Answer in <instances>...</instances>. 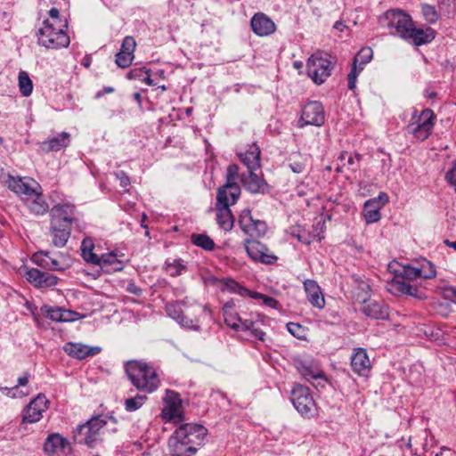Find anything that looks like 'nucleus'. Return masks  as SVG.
Returning a JSON list of instances; mask_svg holds the SVG:
<instances>
[{
	"label": "nucleus",
	"instance_id": "obj_45",
	"mask_svg": "<svg viewBox=\"0 0 456 456\" xmlns=\"http://www.w3.org/2000/svg\"><path fill=\"white\" fill-rule=\"evenodd\" d=\"M422 13L429 23H435L438 20V13L436 8L429 4L422 5Z\"/></svg>",
	"mask_w": 456,
	"mask_h": 456
},
{
	"label": "nucleus",
	"instance_id": "obj_2",
	"mask_svg": "<svg viewBox=\"0 0 456 456\" xmlns=\"http://www.w3.org/2000/svg\"><path fill=\"white\" fill-rule=\"evenodd\" d=\"M50 236L52 244L62 248L66 245L70 233L71 225L77 221L75 207L69 204L56 205L51 211Z\"/></svg>",
	"mask_w": 456,
	"mask_h": 456
},
{
	"label": "nucleus",
	"instance_id": "obj_64",
	"mask_svg": "<svg viewBox=\"0 0 456 456\" xmlns=\"http://www.w3.org/2000/svg\"><path fill=\"white\" fill-rule=\"evenodd\" d=\"M295 236V234H293ZM297 239L301 242V243H304L305 245H309L310 244V240L305 237V235H302V234H297L296 235Z\"/></svg>",
	"mask_w": 456,
	"mask_h": 456
},
{
	"label": "nucleus",
	"instance_id": "obj_12",
	"mask_svg": "<svg viewBox=\"0 0 456 456\" xmlns=\"http://www.w3.org/2000/svg\"><path fill=\"white\" fill-rule=\"evenodd\" d=\"M245 249L248 256L256 262L273 265L278 260V257L265 244L256 240H246Z\"/></svg>",
	"mask_w": 456,
	"mask_h": 456
},
{
	"label": "nucleus",
	"instance_id": "obj_26",
	"mask_svg": "<svg viewBox=\"0 0 456 456\" xmlns=\"http://www.w3.org/2000/svg\"><path fill=\"white\" fill-rule=\"evenodd\" d=\"M8 189L12 191L18 195L23 197L26 200L29 196H35V191L37 190L31 186V184L21 177H15L11 175H7L6 180L4 181Z\"/></svg>",
	"mask_w": 456,
	"mask_h": 456
},
{
	"label": "nucleus",
	"instance_id": "obj_40",
	"mask_svg": "<svg viewBox=\"0 0 456 456\" xmlns=\"http://www.w3.org/2000/svg\"><path fill=\"white\" fill-rule=\"evenodd\" d=\"M147 400V397L145 395H136L132 398H127L125 401V408L127 411H134L141 408L145 401Z\"/></svg>",
	"mask_w": 456,
	"mask_h": 456
},
{
	"label": "nucleus",
	"instance_id": "obj_27",
	"mask_svg": "<svg viewBox=\"0 0 456 456\" xmlns=\"http://www.w3.org/2000/svg\"><path fill=\"white\" fill-rule=\"evenodd\" d=\"M251 28L260 37L268 36L275 31L274 22L264 13H256L251 19Z\"/></svg>",
	"mask_w": 456,
	"mask_h": 456
},
{
	"label": "nucleus",
	"instance_id": "obj_22",
	"mask_svg": "<svg viewBox=\"0 0 456 456\" xmlns=\"http://www.w3.org/2000/svg\"><path fill=\"white\" fill-rule=\"evenodd\" d=\"M27 281L37 288H49L58 283V278L49 273L32 268L26 273Z\"/></svg>",
	"mask_w": 456,
	"mask_h": 456
},
{
	"label": "nucleus",
	"instance_id": "obj_48",
	"mask_svg": "<svg viewBox=\"0 0 456 456\" xmlns=\"http://www.w3.org/2000/svg\"><path fill=\"white\" fill-rule=\"evenodd\" d=\"M395 286L398 291L407 295H414V292L417 290L416 288L404 281H396Z\"/></svg>",
	"mask_w": 456,
	"mask_h": 456
},
{
	"label": "nucleus",
	"instance_id": "obj_34",
	"mask_svg": "<svg viewBox=\"0 0 456 456\" xmlns=\"http://www.w3.org/2000/svg\"><path fill=\"white\" fill-rule=\"evenodd\" d=\"M94 243L91 238H85L81 243V252L83 258L90 264H98L99 256L93 252Z\"/></svg>",
	"mask_w": 456,
	"mask_h": 456
},
{
	"label": "nucleus",
	"instance_id": "obj_53",
	"mask_svg": "<svg viewBox=\"0 0 456 456\" xmlns=\"http://www.w3.org/2000/svg\"><path fill=\"white\" fill-rule=\"evenodd\" d=\"M116 256L110 254V255H102L99 256V263L95 264L96 265H112L116 262Z\"/></svg>",
	"mask_w": 456,
	"mask_h": 456
},
{
	"label": "nucleus",
	"instance_id": "obj_46",
	"mask_svg": "<svg viewBox=\"0 0 456 456\" xmlns=\"http://www.w3.org/2000/svg\"><path fill=\"white\" fill-rule=\"evenodd\" d=\"M136 43L133 37L127 36L124 38L120 52L124 53H130L131 54H134V52L135 50Z\"/></svg>",
	"mask_w": 456,
	"mask_h": 456
},
{
	"label": "nucleus",
	"instance_id": "obj_9",
	"mask_svg": "<svg viewBox=\"0 0 456 456\" xmlns=\"http://www.w3.org/2000/svg\"><path fill=\"white\" fill-rule=\"evenodd\" d=\"M435 118L432 110L425 109L415 122L408 125V133L411 134L417 140H426L432 133Z\"/></svg>",
	"mask_w": 456,
	"mask_h": 456
},
{
	"label": "nucleus",
	"instance_id": "obj_3",
	"mask_svg": "<svg viewBox=\"0 0 456 456\" xmlns=\"http://www.w3.org/2000/svg\"><path fill=\"white\" fill-rule=\"evenodd\" d=\"M126 371L132 384L138 389L146 393H152L159 386V376L154 368L146 362L129 361Z\"/></svg>",
	"mask_w": 456,
	"mask_h": 456
},
{
	"label": "nucleus",
	"instance_id": "obj_25",
	"mask_svg": "<svg viewBox=\"0 0 456 456\" xmlns=\"http://www.w3.org/2000/svg\"><path fill=\"white\" fill-rule=\"evenodd\" d=\"M351 366L353 370L358 375L364 377L369 375L371 364L365 349L357 348L354 350L351 357Z\"/></svg>",
	"mask_w": 456,
	"mask_h": 456
},
{
	"label": "nucleus",
	"instance_id": "obj_5",
	"mask_svg": "<svg viewBox=\"0 0 456 456\" xmlns=\"http://www.w3.org/2000/svg\"><path fill=\"white\" fill-rule=\"evenodd\" d=\"M107 424L106 419L102 415L92 417L83 425H79L74 431V440L80 444H86L93 448L102 441V429Z\"/></svg>",
	"mask_w": 456,
	"mask_h": 456
},
{
	"label": "nucleus",
	"instance_id": "obj_42",
	"mask_svg": "<svg viewBox=\"0 0 456 456\" xmlns=\"http://www.w3.org/2000/svg\"><path fill=\"white\" fill-rule=\"evenodd\" d=\"M134 54H131L130 53H124V52H118L117 54H116V63L118 67L122 68V69H126V68H128L133 60H134Z\"/></svg>",
	"mask_w": 456,
	"mask_h": 456
},
{
	"label": "nucleus",
	"instance_id": "obj_57",
	"mask_svg": "<svg viewBox=\"0 0 456 456\" xmlns=\"http://www.w3.org/2000/svg\"><path fill=\"white\" fill-rule=\"evenodd\" d=\"M291 170L296 174H301L305 171V164L304 162L295 161L289 165Z\"/></svg>",
	"mask_w": 456,
	"mask_h": 456
},
{
	"label": "nucleus",
	"instance_id": "obj_49",
	"mask_svg": "<svg viewBox=\"0 0 456 456\" xmlns=\"http://www.w3.org/2000/svg\"><path fill=\"white\" fill-rule=\"evenodd\" d=\"M445 180L453 186L456 191V159L452 162V167L447 171Z\"/></svg>",
	"mask_w": 456,
	"mask_h": 456
},
{
	"label": "nucleus",
	"instance_id": "obj_43",
	"mask_svg": "<svg viewBox=\"0 0 456 456\" xmlns=\"http://www.w3.org/2000/svg\"><path fill=\"white\" fill-rule=\"evenodd\" d=\"M42 311L44 312L45 316L50 320L55 322H61V317L63 316L62 308L45 306L42 308Z\"/></svg>",
	"mask_w": 456,
	"mask_h": 456
},
{
	"label": "nucleus",
	"instance_id": "obj_39",
	"mask_svg": "<svg viewBox=\"0 0 456 456\" xmlns=\"http://www.w3.org/2000/svg\"><path fill=\"white\" fill-rule=\"evenodd\" d=\"M418 269H419L420 278L433 279L436 277V272L435 265L428 260H424L420 264V266L418 267Z\"/></svg>",
	"mask_w": 456,
	"mask_h": 456
},
{
	"label": "nucleus",
	"instance_id": "obj_31",
	"mask_svg": "<svg viewBox=\"0 0 456 456\" xmlns=\"http://www.w3.org/2000/svg\"><path fill=\"white\" fill-rule=\"evenodd\" d=\"M69 134L62 132L56 136L48 138L40 144V149L44 152L58 151L61 149L67 147L69 143Z\"/></svg>",
	"mask_w": 456,
	"mask_h": 456
},
{
	"label": "nucleus",
	"instance_id": "obj_35",
	"mask_svg": "<svg viewBox=\"0 0 456 456\" xmlns=\"http://www.w3.org/2000/svg\"><path fill=\"white\" fill-rule=\"evenodd\" d=\"M191 242L205 250L212 251L215 249V242L214 240L207 234H197L193 233L191 236Z\"/></svg>",
	"mask_w": 456,
	"mask_h": 456
},
{
	"label": "nucleus",
	"instance_id": "obj_44",
	"mask_svg": "<svg viewBox=\"0 0 456 456\" xmlns=\"http://www.w3.org/2000/svg\"><path fill=\"white\" fill-rule=\"evenodd\" d=\"M185 269L186 266L180 260H174L172 263L167 264V271L171 276H178Z\"/></svg>",
	"mask_w": 456,
	"mask_h": 456
},
{
	"label": "nucleus",
	"instance_id": "obj_47",
	"mask_svg": "<svg viewBox=\"0 0 456 456\" xmlns=\"http://www.w3.org/2000/svg\"><path fill=\"white\" fill-rule=\"evenodd\" d=\"M401 276L407 280H414L417 278H420L418 267H412L410 265L403 267Z\"/></svg>",
	"mask_w": 456,
	"mask_h": 456
},
{
	"label": "nucleus",
	"instance_id": "obj_17",
	"mask_svg": "<svg viewBox=\"0 0 456 456\" xmlns=\"http://www.w3.org/2000/svg\"><path fill=\"white\" fill-rule=\"evenodd\" d=\"M185 436L183 431H175L168 439V449L172 456H194L197 452L198 448L183 442Z\"/></svg>",
	"mask_w": 456,
	"mask_h": 456
},
{
	"label": "nucleus",
	"instance_id": "obj_16",
	"mask_svg": "<svg viewBox=\"0 0 456 456\" xmlns=\"http://www.w3.org/2000/svg\"><path fill=\"white\" fill-rule=\"evenodd\" d=\"M373 57L372 49L370 47L362 48L354 56L352 69L348 74V88L354 90L358 74L362 70L363 65L369 63Z\"/></svg>",
	"mask_w": 456,
	"mask_h": 456
},
{
	"label": "nucleus",
	"instance_id": "obj_8",
	"mask_svg": "<svg viewBox=\"0 0 456 456\" xmlns=\"http://www.w3.org/2000/svg\"><path fill=\"white\" fill-rule=\"evenodd\" d=\"M223 191L224 190L217 191L216 194V222L221 229L225 232H229L234 225V216L230 207L234 205L236 202H232V198L224 194Z\"/></svg>",
	"mask_w": 456,
	"mask_h": 456
},
{
	"label": "nucleus",
	"instance_id": "obj_29",
	"mask_svg": "<svg viewBox=\"0 0 456 456\" xmlns=\"http://www.w3.org/2000/svg\"><path fill=\"white\" fill-rule=\"evenodd\" d=\"M362 312L368 317L384 320L388 317V308L383 303L375 300H363Z\"/></svg>",
	"mask_w": 456,
	"mask_h": 456
},
{
	"label": "nucleus",
	"instance_id": "obj_62",
	"mask_svg": "<svg viewBox=\"0 0 456 456\" xmlns=\"http://www.w3.org/2000/svg\"><path fill=\"white\" fill-rule=\"evenodd\" d=\"M142 80L144 81L149 86L154 85L153 80L151 78V76H150V70H148V69H145L144 76L142 78Z\"/></svg>",
	"mask_w": 456,
	"mask_h": 456
},
{
	"label": "nucleus",
	"instance_id": "obj_52",
	"mask_svg": "<svg viewBox=\"0 0 456 456\" xmlns=\"http://www.w3.org/2000/svg\"><path fill=\"white\" fill-rule=\"evenodd\" d=\"M49 16L53 20V21H51V22L54 23L55 26H57L58 24H61V22L67 21L66 19H61V18L60 12L55 7H53V8L50 9Z\"/></svg>",
	"mask_w": 456,
	"mask_h": 456
},
{
	"label": "nucleus",
	"instance_id": "obj_1",
	"mask_svg": "<svg viewBox=\"0 0 456 456\" xmlns=\"http://www.w3.org/2000/svg\"><path fill=\"white\" fill-rule=\"evenodd\" d=\"M386 18L388 28L395 29V34L403 39L411 40L415 45L428 44L435 38L434 29L415 28L411 16L400 10L388 11Z\"/></svg>",
	"mask_w": 456,
	"mask_h": 456
},
{
	"label": "nucleus",
	"instance_id": "obj_13",
	"mask_svg": "<svg viewBox=\"0 0 456 456\" xmlns=\"http://www.w3.org/2000/svg\"><path fill=\"white\" fill-rule=\"evenodd\" d=\"M182 403L179 395L174 391L167 390L164 399V407L161 411V417L166 421H174L180 423L183 421Z\"/></svg>",
	"mask_w": 456,
	"mask_h": 456
},
{
	"label": "nucleus",
	"instance_id": "obj_61",
	"mask_svg": "<svg viewBox=\"0 0 456 456\" xmlns=\"http://www.w3.org/2000/svg\"><path fill=\"white\" fill-rule=\"evenodd\" d=\"M446 296L451 298L452 301L456 303V288L449 287L445 289Z\"/></svg>",
	"mask_w": 456,
	"mask_h": 456
},
{
	"label": "nucleus",
	"instance_id": "obj_11",
	"mask_svg": "<svg viewBox=\"0 0 456 456\" xmlns=\"http://www.w3.org/2000/svg\"><path fill=\"white\" fill-rule=\"evenodd\" d=\"M325 121V112L321 102H309L306 103L301 111L299 119V126H321Z\"/></svg>",
	"mask_w": 456,
	"mask_h": 456
},
{
	"label": "nucleus",
	"instance_id": "obj_58",
	"mask_svg": "<svg viewBox=\"0 0 456 456\" xmlns=\"http://www.w3.org/2000/svg\"><path fill=\"white\" fill-rule=\"evenodd\" d=\"M126 291L134 295V296H141L142 295V289L139 288L134 281H129L126 286Z\"/></svg>",
	"mask_w": 456,
	"mask_h": 456
},
{
	"label": "nucleus",
	"instance_id": "obj_24",
	"mask_svg": "<svg viewBox=\"0 0 456 456\" xmlns=\"http://www.w3.org/2000/svg\"><path fill=\"white\" fill-rule=\"evenodd\" d=\"M63 350L69 356L82 360L89 356H94L101 352L99 346H89L81 343H66Z\"/></svg>",
	"mask_w": 456,
	"mask_h": 456
},
{
	"label": "nucleus",
	"instance_id": "obj_19",
	"mask_svg": "<svg viewBox=\"0 0 456 456\" xmlns=\"http://www.w3.org/2000/svg\"><path fill=\"white\" fill-rule=\"evenodd\" d=\"M243 186L251 193L265 194L269 192V185L265 180L256 173V170H248V174L240 175Z\"/></svg>",
	"mask_w": 456,
	"mask_h": 456
},
{
	"label": "nucleus",
	"instance_id": "obj_50",
	"mask_svg": "<svg viewBox=\"0 0 456 456\" xmlns=\"http://www.w3.org/2000/svg\"><path fill=\"white\" fill-rule=\"evenodd\" d=\"M254 297L262 299L264 304L271 308H276L278 305V301L275 298L264 294L255 293Z\"/></svg>",
	"mask_w": 456,
	"mask_h": 456
},
{
	"label": "nucleus",
	"instance_id": "obj_41",
	"mask_svg": "<svg viewBox=\"0 0 456 456\" xmlns=\"http://www.w3.org/2000/svg\"><path fill=\"white\" fill-rule=\"evenodd\" d=\"M298 370L300 374L306 380L310 381L311 379H318L322 378V375L320 370L313 369L311 366L301 365L298 367Z\"/></svg>",
	"mask_w": 456,
	"mask_h": 456
},
{
	"label": "nucleus",
	"instance_id": "obj_55",
	"mask_svg": "<svg viewBox=\"0 0 456 456\" xmlns=\"http://www.w3.org/2000/svg\"><path fill=\"white\" fill-rule=\"evenodd\" d=\"M63 316L61 317V322H72L77 319L78 314L73 311L62 309Z\"/></svg>",
	"mask_w": 456,
	"mask_h": 456
},
{
	"label": "nucleus",
	"instance_id": "obj_36",
	"mask_svg": "<svg viewBox=\"0 0 456 456\" xmlns=\"http://www.w3.org/2000/svg\"><path fill=\"white\" fill-rule=\"evenodd\" d=\"M238 322H240V329L245 331H248L252 337L255 338L263 341L265 337V332L258 328L255 327V323L252 321L245 320L242 321L240 317H237Z\"/></svg>",
	"mask_w": 456,
	"mask_h": 456
},
{
	"label": "nucleus",
	"instance_id": "obj_37",
	"mask_svg": "<svg viewBox=\"0 0 456 456\" xmlns=\"http://www.w3.org/2000/svg\"><path fill=\"white\" fill-rule=\"evenodd\" d=\"M19 89L23 96H29L33 91V83L26 71H20L19 77Z\"/></svg>",
	"mask_w": 456,
	"mask_h": 456
},
{
	"label": "nucleus",
	"instance_id": "obj_15",
	"mask_svg": "<svg viewBox=\"0 0 456 456\" xmlns=\"http://www.w3.org/2000/svg\"><path fill=\"white\" fill-rule=\"evenodd\" d=\"M48 400L45 395L39 394L24 409L22 421L27 423H36L42 418V413L48 408Z\"/></svg>",
	"mask_w": 456,
	"mask_h": 456
},
{
	"label": "nucleus",
	"instance_id": "obj_30",
	"mask_svg": "<svg viewBox=\"0 0 456 456\" xmlns=\"http://www.w3.org/2000/svg\"><path fill=\"white\" fill-rule=\"evenodd\" d=\"M260 156L261 151L256 143L250 145L245 153L239 154L241 162L248 167V170H257L260 168Z\"/></svg>",
	"mask_w": 456,
	"mask_h": 456
},
{
	"label": "nucleus",
	"instance_id": "obj_33",
	"mask_svg": "<svg viewBox=\"0 0 456 456\" xmlns=\"http://www.w3.org/2000/svg\"><path fill=\"white\" fill-rule=\"evenodd\" d=\"M360 159V155L354 157L347 152H342L338 157L339 163L337 167V172H344L345 170L356 171L359 167Z\"/></svg>",
	"mask_w": 456,
	"mask_h": 456
},
{
	"label": "nucleus",
	"instance_id": "obj_7",
	"mask_svg": "<svg viewBox=\"0 0 456 456\" xmlns=\"http://www.w3.org/2000/svg\"><path fill=\"white\" fill-rule=\"evenodd\" d=\"M205 310L206 306L201 305H188L184 309L179 303L166 305V311L170 317L180 324L193 329H197L200 316Z\"/></svg>",
	"mask_w": 456,
	"mask_h": 456
},
{
	"label": "nucleus",
	"instance_id": "obj_51",
	"mask_svg": "<svg viewBox=\"0 0 456 456\" xmlns=\"http://www.w3.org/2000/svg\"><path fill=\"white\" fill-rule=\"evenodd\" d=\"M288 330L290 334H292L294 337L300 338L301 332H302V326L299 323L296 322H289L287 324Z\"/></svg>",
	"mask_w": 456,
	"mask_h": 456
},
{
	"label": "nucleus",
	"instance_id": "obj_56",
	"mask_svg": "<svg viewBox=\"0 0 456 456\" xmlns=\"http://www.w3.org/2000/svg\"><path fill=\"white\" fill-rule=\"evenodd\" d=\"M145 69H133L127 73V77L129 79H140L144 76Z\"/></svg>",
	"mask_w": 456,
	"mask_h": 456
},
{
	"label": "nucleus",
	"instance_id": "obj_18",
	"mask_svg": "<svg viewBox=\"0 0 456 456\" xmlns=\"http://www.w3.org/2000/svg\"><path fill=\"white\" fill-rule=\"evenodd\" d=\"M175 431H183V433H185L186 436L183 442L186 444L188 443V445L194 448L200 446L207 436V429L203 426L198 424H183Z\"/></svg>",
	"mask_w": 456,
	"mask_h": 456
},
{
	"label": "nucleus",
	"instance_id": "obj_60",
	"mask_svg": "<svg viewBox=\"0 0 456 456\" xmlns=\"http://www.w3.org/2000/svg\"><path fill=\"white\" fill-rule=\"evenodd\" d=\"M232 316H226L224 318L225 323L233 330H240V324Z\"/></svg>",
	"mask_w": 456,
	"mask_h": 456
},
{
	"label": "nucleus",
	"instance_id": "obj_59",
	"mask_svg": "<svg viewBox=\"0 0 456 456\" xmlns=\"http://www.w3.org/2000/svg\"><path fill=\"white\" fill-rule=\"evenodd\" d=\"M117 178L120 182V185L124 188L128 186L130 184V178L127 176V175L124 171H120L116 174Z\"/></svg>",
	"mask_w": 456,
	"mask_h": 456
},
{
	"label": "nucleus",
	"instance_id": "obj_14",
	"mask_svg": "<svg viewBox=\"0 0 456 456\" xmlns=\"http://www.w3.org/2000/svg\"><path fill=\"white\" fill-rule=\"evenodd\" d=\"M240 229L248 236L262 237L267 232V224L265 221L254 219L249 209H244L239 218Z\"/></svg>",
	"mask_w": 456,
	"mask_h": 456
},
{
	"label": "nucleus",
	"instance_id": "obj_6",
	"mask_svg": "<svg viewBox=\"0 0 456 456\" xmlns=\"http://www.w3.org/2000/svg\"><path fill=\"white\" fill-rule=\"evenodd\" d=\"M335 63V58L316 53L307 61V75L315 84L321 85L331 75Z\"/></svg>",
	"mask_w": 456,
	"mask_h": 456
},
{
	"label": "nucleus",
	"instance_id": "obj_20",
	"mask_svg": "<svg viewBox=\"0 0 456 456\" xmlns=\"http://www.w3.org/2000/svg\"><path fill=\"white\" fill-rule=\"evenodd\" d=\"M238 177L239 167L236 164L229 165L226 172V183L217 190V191L224 190V194L232 198V202H237L240 195V187L236 183Z\"/></svg>",
	"mask_w": 456,
	"mask_h": 456
},
{
	"label": "nucleus",
	"instance_id": "obj_28",
	"mask_svg": "<svg viewBox=\"0 0 456 456\" xmlns=\"http://www.w3.org/2000/svg\"><path fill=\"white\" fill-rule=\"evenodd\" d=\"M304 288L311 305L319 309H322L325 305V299L317 282L314 280H306L304 282Z\"/></svg>",
	"mask_w": 456,
	"mask_h": 456
},
{
	"label": "nucleus",
	"instance_id": "obj_32",
	"mask_svg": "<svg viewBox=\"0 0 456 456\" xmlns=\"http://www.w3.org/2000/svg\"><path fill=\"white\" fill-rule=\"evenodd\" d=\"M26 201L30 211L36 215H43L48 211V204L45 201L42 193L37 190L35 191V196H29Z\"/></svg>",
	"mask_w": 456,
	"mask_h": 456
},
{
	"label": "nucleus",
	"instance_id": "obj_23",
	"mask_svg": "<svg viewBox=\"0 0 456 456\" xmlns=\"http://www.w3.org/2000/svg\"><path fill=\"white\" fill-rule=\"evenodd\" d=\"M69 442L60 434L48 436L44 444V451L48 456H64Z\"/></svg>",
	"mask_w": 456,
	"mask_h": 456
},
{
	"label": "nucleus",
	"instance_id": "obj_54",
	"mask_svg": "<svg viewBox=\"0 0 456 456\" xmlns=\"http://www.w3.org/2000/svg\"><path fill=\"white\" fill-rule=\"evenodd\" d=\"M53 258L50 256V252L49 251H39L37 253H36L33 257H32V260L33 262L37 265V260H46V262H51V260H53Z\"/></svg>",
	"mask_w": 456,
	"mask_h": 456
},
{
	"label": "nucleus",
	"instance_id": "obj_10",
	"mask_svg": "<svg viewBox=\"0 0 456 456\" xmlns=\"http://www.w3.org/2000/svg\"><path fill=\"white\" fill-rule=\"evenodd\" d=\"M291 402L302 415H308L315 407L309 388L303 385H295L291 390Z\"/></svg>",
	"mask_w": 456,
	"mask_h": 456
},
{
	"label": "nucleus",
	"instance_id": "obj_4",
	"mask_svg": "<svg viewBox=\"0 0 456 456\" xmlns=\"http://www.w3.org/2000/svg\"><path fill=\"white\" fill-rule=\"evenodd\" d=\"M68 21L61 22L57 26L49 20L44 21V27L37 32L39 45L47 49L66 48L69 45L70 39L66 33Z\"/></svg>",
	"mask_w": 456,
	"mask_h": 456
},
{
	"label": "nucleus",
	"instance_id": "obj_21",
	"mask_svg": "<svg viewBox=\"0 0 456 456\" xmlns=\"http://www.w3.org/2000/svg\"><path fill=\"white\" fill-rule=\"evenodd\" d=\"M388 201V196L381 192L379 197L367 200L364 203L363 216L368 224L378 222L380 219L379 210Z\"/></svg>",
	"mask_w": 456,
	"mask_h": 456
},
{
	"label": "nucleus",
	"instance_id": "obj_38",
	"mask_svg": "<svg viewBox=\"0 0 456 456\" xmlns=\"http://www.w3.org/2000/svg\"><path fill=\"white\" fill-rule=\"evenodd\" d=\"M37 265L50 271H64L69 265L63 260L53 258L51 262L37 260Z\"/></svg>",
	"mask_w": 456,
	"mask_h": 456
},
{
	"label": "nucleus",
	"instance_id": "obj_63",
	"mask_svg": "<svg viewBox=\"0 0 456 456\" xmlns=\"http://www.w3.org/2000/svg\"><path fill=\"white\" fill-rule=\"evenodd\" d=\"M28 382V375L26 373L23 377H20L18 379V385L14 387H17L19 386H26Z\"/></svg>",
	"mask_w": 456,
	"mask_h": 456
}]
</instances>
